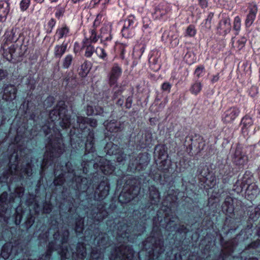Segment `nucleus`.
Returning a JSON list of instances; mask_svg holds the SVG:
<instances>
[{
  "mask_svg": "<svg viewBox=\"0 0 260 260\" xmlns=\"http://www.w3.org/2000/svg\"><path fill=\"white\" fill-rule=\"evenodd\" d=\"M67 106L63 101H59L56 106L49 113V119L51 122H48L41 127V131L43 132L46 137L47 144L44 161L46 158L49 157V160L53 161V158L58 157L64 150V145L63 143L62 136L60 131L56 127V120L61 119L59 122L60 126L63 128L70 127L71 126L76 129H80L82 133L87 130L89 133L87 125L92 128L98 126V121L92 118H88L82 116H76V122L71 116L67 114Z\"/></svg>",
  "mask_w": 260,
  "mask_h": 260,
  "instance_id": "f257e3e1",
  "label": "nucleus"
},
{
  "mask_svg": "<svg viewBox=\"0 0 260 260\" xmlns=\"http://www.w3.org/2000/svg\"><path fill=\"white\" fill-rule=\"evenodd\" d=\"M110 185L107 180L102 181L95 188L93 198L96 204L91 207L89 218L94 221H101L107 217L108 212L106 209V204L102 202L109 194Z\"/></svg>",
  "mask_w": 260,
  "mask_h": 260,
  "instance_id": "f03ea898",
  "label": "nucleus"
},
{
  "mask_svg": "<svg viewBox=\"0 0 260 260\" xmlns=\"http://www.w3.org/2000/svg\"><path fill=\"white\" fill-rule=\"evenodd\" d=\"M85 151L86 152L82 157L83 162L81 164L82 169L80 173L86 174L89 172V168L92 166L94 169H98V163L100 156H96L95 148V138L94 131L89 129V133L86 136L85 142ZM81 173H80L81 175Z\"/></svg>",
  "mask_w": 260,
  "mask_h": 260,
  "instance_id": "7ed1b4c3",
  "label": "nucleus"
},
{
  "mask_svg": "<svg viewBox=\"0 0 260 260\" xmlns=\"http://www.w3.org/2000/svg\"><path fill=\"white\" fill-rule=\"evenodd\" d=\"M71 182L72 184L75 183V187L78 190L85 191L88 193L90 191V186L91 185V180L88 179L82 175L77 174V173L73 170L72 172L68 173H61L55 177L53 183L55 186H61L66 182Z\"/></svg>",
  "mask_w": 260,
  "mask_h": 260,
  "instance_id": "20e7f679",
  "label": "nucleus"
},
{
  "mask_svg": "<svg viewBox=\"0 0 260 260\" xmlns=\"http://www.w3.org/2000/svg\"><path fill=\"white\" fill-rule=\"evenodd\" d=\"M142 246L150 258L153 260H159L160 255L165 251L164 242L161 235H153L147 237L143 242Z\"/></svg>",
  "mask_w": 260,
  "mask_h": 260,
  "instance_id": "39448f33",
  "label": "nucleus"
},
{
  "mask_svg": "<svg viewBox=\"0 0 260 260\" xmlns=\"http://www.w3.org/2000/svg\"><path fill=\"white\" fill-rule=\"evenodd\" d=\"M140 187L138 180L134 176L126 178L124 188L118 197L119 202L121 204L129 203L139 193Z\"/></svg>",
  "mask_w": 260,
  "mask_h": 260,
  "instance_id": "423d86ee",
  "label": "nucleus"
},
{
  "mask_svg": "<svg viewBox=\"0 0 260 260\" xmlns=\"http://www.w3.org/2000/svg\"><path fill=\"white\" fill-rule=\"evenodd\" d=\"M150 160V154L147 152L140 153L137 156H132L129 159L127 170L132 173L144 170Z\"/></svg>",
  "mask_w": 260,
  "mask_h": 260,
  "instance_id": "0eeeda50",
  "label": "nucleus"
},
{
  "mask_svg": "<svg viewBox=\"0 0 260 260\" xmlns=\"http://www.w3.org/2000/svg\"><path fill=\"white\" fill-rule=\"evenodd\" d=\"M215 173L218 180H221L222 183L226 184L232 176V169L229 165L219 160L216 164Z\"/></svg>",
  "mask_w": 260,
  "mask_h": 260,
  "instance_id": "6e6552de",
  "label": "nucleus"
},
{
  "mask_svg": "<svg viewBox=\"0 0 260 260\" xmlns=\"http://www.w3.org/2000/svg\"><path fill=\"white\" fill-rule=\"evenodd\" d=\"M136 18L132 14L128 15L124 20L123 26L121 29V34L123 37L131 38L135 35L136 27Z\"/></svg>",
  "mask_w": 260,
  "mask_h": 260,
  "instance_id": "1a4fd4ad",
  "label": "nucleus"
},
{
  "mask_svg": "<svg viewBox=\"0 0 260 260\" xmlns=\"http://www.w3.org/2000/svg\"><path fill=\"white\" fill-rule=\"evenodd\" d=\"M171 6L165 2L159 3L156 6L152 13V17L154 20L165 21L170 16Z\"/></svg>",
  "mask_w": 260,
  "mask_h": 260,
  "instance_id": "9d476101",
  "label": "nucleus"
},
{
  "mask_svg": "<svg viewBox=\"0 0 260 260\" xmlns=\"http://www.w3.org/2000/svg\"><path fill=\"white\" fill-rule=\"evenodd\" d=\"M232 29L231 19L227 14H222L216 27V33L218 36L225 37Z\"/></svg>",
  "mask_w": 260,
  "mask_h": 260,
  "instance_id": "9b49d317",
  "label": "nucleus"
},
{
  "mask_svg": "<svg viewBox=\"0 0 260 260\" xmlns=\"http://www.w3.org/2000/svg\"><path fill=\"white\" fill-rule=\"evenodd\" d=\"M231 157L233 163L239 166H243L248 160L244 148L239 144L237 145Z\"/></svg>",
  "mask_w": 260,
  "mask_h": 260,
  "instance_id": "f8f14e48",
  "label": "nucleus"
},
{
  "mask_svg": "<svg viewBox=\"0 0 260 260\" xmlns=\"http://www.w3.org/2000/svg\"><path fill=\"white\" fill-rule=\"evenodd\" d=\"M205 144L202 143L200 140L193 139L190 136L186 137L184 145L186 147V151L188 154L192 155L191 151L194 149L197 153H200L203 149Z\"/></svg>",
  "mask_w": 260,
  "mask_h": 260,
  "instance_id": "ddd939ff",
  "label": "nucleus"
},
{
  "mask_svg": "<svg viewBox=\"0 0 260 260\" xmlns=\"http://www.w3.org/2000/svg\"><path fill=\"white\" fill-rule=\"evenodd\" d=\"M100 22L94 21L92 28L89 29V33L90 36L89 39H85L83 41V47L81 49H94L95 47L92 45V43H96L99 37L97 36L96 32V28L100 25Z\"/></svg>",
  "mask_w": 260,
  "mask_h": 260,
  "instance_id": "4468645a",
  "label": "nucleus"
},
{
  "mask_svg": "<svg viewBox=\"0 0 260 260\" xmlns=\"http://www.w3.org/2000/svg\"><path fill=\"white\" fill-rule=\"evenodd\" d=\"M15 31L14 29L10 31H7L4 36L3 43L1 45V49H15L16 38L15 36Z\"/></svg>",
  "mask_w": 260,
  "mask_h": 260,
  "instance_id": "2eb2a0df",
  "label": "nucleus"
},
{
  "mask_svg": "<svg viewBox=\"0 0 260 260\" xmlns=\"http://www.w3.org/2000/svg\"><path fill=\"white\" fill-rule=\"evenodd\" d=\"M122 69L117 63H114L108 75L109 84L110 86L117 84L118 79L122 75Z\"/></svg>",
  "mask_w": 260,
  "mask_h": 260,
  "instance_id": "dca6fc26",
  "label": "nucleus"
},
{
  "mask_svg": "<svg viewBox=\"0 0 260 260\" xmlns=\"http://www.w3.org/2000/svg\"><path fill=\"white\" fill-rule=\"evenodd\" d=\"M99 162L98 164V169L101 170L105 175L112 174L115 169L114 166L112 165L109 160L103 157H99Z\"/></svg>",
  "mask_w": 260,
  "mask_h": 260,
  "instance_id": "f3484780",
  "label": "nucleus"
},
{
  "mask_svg": "<svg viewBox=\"0 0 260 260\" xmlns=\"http://www.w3.org/2000/svg\"><path fill=\"white\" fill-rule=\"evenodd\" d=\"M240 110L235 107H233L227 109L222 117V120L225 123L232 122L238 116Z\"/></svg>",
  "mask_w": 260,
  "mask_h": 260,
  "instance_id": "a211bd4d",
  "label": "nucleus"
},
{
  "mask_svg": "<svg viewBox=\"0 0 260 260\" xmlns=\"http://www.w3.org/2000/svg\"><path fill=\"white\" fill-rule=\"evenodd\" d=\"M100 38L101 43L102 46H97L96 47V49H102V48L108 47L112 44V35L110 31L105 32L104 29H102Z\"/></svg>",
  "mask_w": 260,
  "mask_h": 260,
  "instance_id": "6ab92c4d",
  "label": "nucleus"
},
{
  "mask_svg": "<svg viewBox=\"0 0 260 260\" xmlns=\"http://www.w3.org/2000/svg\"><path fill=\"white\" fill-rule=\"evenodd\" d=\"M214 16V12H208L206 18L201 24V32L203 33H207L209 32L212 27V21Z\"/></svg>",
  "mask_w": 260,
  "mask_h": 260,
  "instance_id": "aec40b11",
  "label": "nucleus"
},
{
  "mask_svg": "<svg viewBox=\"0 0 260 260\" xmlns=\"http://www.w3.org/2000/svg\"><path fill=\"white\" fill-rule=\"evenodd\" d=\"M16 250L11 243H6L2 247L1 256L4 259L8 258L10 256L15 255Z\"/></svg>",
  "mask_w": 260,
  "mask_h": 260,
  "instance_id": "412c9836",
  "label": "nucleus"
},
{
  "mask_svg": "<svg viewBox=\"0 0 260 260\" xmlns=\"http://www.w3.org/2000/svg\"><path fill=\"white\" fill-rule=\"evenodd\" d=\"M8 194L6 192H3L0 196V216L3 217L5 214L9 212V204L8 203Z\"/></svg>",
  "mask_w": 260,
  "mask_h": 260,
  "instance_id": "4be33fe9",
  "label": "nucleus"
},
{
  "mask_svg": "<svg viewBox=\"0 0 260 260\" xmlns=\"http://www.w3.org/2000/svg\"><path fill=\"white\" fill-rule=\"evenodd\" d=\"M246 194L250 199H255L259 193L258 186L255 183L248 185L246 189Z\"/></svg>",
  "mask_w": 260,
  "mask_h": 260,
  "instance_id": "5701e85b",
  "label": "nucleus"
},
{
  "mask_svg": "<svg viewBox=\"0 0 260 260\" xmlns=\"http://www.w3.org/2000/svg\"><path fill=\"white\" fill-rule=\"evenodd\" d=\"M149 198L152 204L156 205L159 202L160 193L157 188L154 185L151 186L149 188Z\"/></svg>",
  "mask_w": 260,
  "mask_h": 260,
  "instance_id": "b1692460",
  "label": "nucleus"
},
{
  "mask_svg": "<svg viewBox=\"0 0 260 260\" xmlns=\"http://www.w3.org/2000/svg\"><path fill=\"white\" fill-rule=\"evenodd\" d=\"M70 29L69 26L65 23H63L61 27H58L56 30L55 37L58 40L63 38H66L70 35Z\"/></svg>",
  "mask_w": 260,
  "mask_h": 260,
  "instance_id": "393cba45",
  "label": "nucleus"
},
{
  "mask_svg": "<svg viewBox=\"0 0 260 260\" xmlns=\"http://www.w3.org/2000/svg\"><path fill=\"white\" fill-rule=\"evenodd\" d=\"M28 158L26 162H23L21 166V170L22 173L24 174V175H26L27 177H30L32 174V160L31 159H29L28 155H27L25 156V159Z\"/></svg>",
  "mask_w": 260,
  "mask_h": 260,
  "instance_id": "a878e982",
  "label": "nucleus"
},
{
  "mask_svg": "<svg viewBox=\"0 0 260 260\" xmlns=\"http://www.w3.org/2000/svg\"><path fill=\"white\" fill-rule=\"evenodd\" d=\"M253 124L252 118L249 116L244 117L241 121V131L243 135H247L248 131Z\"/></svg>",
  "mask_w": 260,
  "mask_h": 260,
  "instance_id": "bb28decb",
  "label": "nucleus"
},
{
  "mask_svg": "<svg viewBox=\"0 0 260 260\" xmlns=\"http://www.w3.org/2000/svg\"><path fill=\"white\" fill-rule=\"evenodd\" d=\"M176 219H178L177 216H172L171 217L168 218V216L166 215L165 217V220L166 221L165 229L169 232L174 231L177 228V224L175 223Z\"/></svg>",
  "mask_w": 260,
  "mask_h": 260,
  "instance_id": "cd10ccee",
  "label": "nucleus"
},
{
  "mask_svg": "<svg viewBox=\"0 0 260 260\" xmlns=\"http://www.w3.org/2000/svg\"><path fill=\"white\" fill-rule=\"evenodd\" d=\"M9 3L6 1H0V22H4L9 12Z\"/></svg>",
  "mask_w": 260,
  "mask_h": 260,
  "instance_id": "c85d7f7f",
  "label": "nucleus"
},
{
  "mask_svg": "<svg viewBox=\"0 0 260 260\" xmlns=\"http://www.w3.org/2000/svg\"><path fill=\"white\" fill-rule=\"evenodd\" d=\"M235 246L233 242L229 243L227 246L220 252V256L222 258V260H226L229 256L232 255Z\"/></svg>",
  "mask_w": 260,
  "mask_h": 260,
  "instance_id": "c756f323",
  "label": "nucleus"
},
{
  "mask_svg": "<svg viewBox=\"0 0 260 260\" xmlns=\"http://www.w3.org/2000/svg\"><path fill=\"white\" fill-rule=\"evenodd\" d=\"M222 210L223 212L231 214L234 211V206L233 199L227 197L222 205Z\"/></svg>",
  "mask_w": 260,
  "mask_h": 260,
  "instance_id": "7c9ffc66",
  "label": "nucleus"
},
{
  "mask_svg": "<svg viewBox=\"0 0 260 260\" xmlns=\"http://www.w3.org/2000/svg\"><path fill=\"white\" fill-rule=\"evenodd\" d=\"M152 26L153 23L149 18L147 17L143 18V26L142 29L144 35L147 36L148 34L151 33L152 30Z\"/></svg>",
  "mask_w": 260,
  "mask_h": 260,
  "instance_id": "2f4dec72",
  "label": "nucleus"
},
{
  "mask_svg": "<svg viewBox=\"0 0 260 260\" xmlns=\"http://www.w3.org/2000/svg\"><path fill=\"white\" fill-rule=\"evenodd\" d=\"M106 129L111 133H117L122 131L121 124L115 120H112L106 125Z\"/></svg>",
  "mask_w": 260,
  "mask_h": 260,
  "instance_id": "473e14b6",
  "label": "nucleus"
},
{
  "mask_svg": "<svg viewBox=\"0 0 260 260\" xmlns=\"http://www.w3.org/2000/svg\"><path fill=\"white\" fill-rule=\"evenodd\" d=\"M171 166V160H168L167 159H164L159 164L157 169L159 171L163 173H167L169 172Z\"/></svg>",
  "mask_w": 260,
  "mask_h": 260,
  "instance_id": "72a5a7b5",
  "label": "nucleus"
},
{
  "mask_svg": "<svg viewBox=\"0 0 260 260\" xmlns=\"http://www.w3.org/2000/svg\"><path fill=\"white\" fill-rule=\"evenodd\" d=\"M119 147L112 142L108 143L105 147V151L109 155L117 154L119 152Z\"/></svg>",
  "mask_w": 260,
  "mask_h": 260,
  "instance_id": "f704fd0d",
  "label": "nucleus"
},
{
  "mask_svg": "<svg viewBox=\"0 0 260 260\" xmlns=\"http://www.w3.org/2000/svg\"><path fill=\"white\" fill-rule=\"evenodd\" d=\"M197 30L194 24L188 25L185 29L183 35L186 38H193L197 34Z\"/></svg>",
  "mask_w": 260,
  "mask_h": 260,
  "instance_id": "c9c22d12",
  "label": "nucleus"
},
{
  "mask_svg": "<svg viewBox=\"0 0 260 260\" xmlns=\"http://www.w3.org/2000/svg\"><path fill=\"white\" fill-rule=\"evenodd\" d=\"M154 155L157 156L158 159H162L163 156L167 155L166 147L164 145H156L154 148Z\"/></svg>",
  "mask_w": 260,
  "mask_h": 260,
  "instance_id": "e433bc0d",
  "label": "nucleus"
},
{
  "mask_svg": "<svg viewBox=\"0 0 260 260\" xmlns=\"http://www.w3.org/2000/svg\"><path fill=\"white\" fill-rule=\"evenodd\" d=\"M75 230L78 235L82 233L84 230V219L80 216L76 219Z\"/></svg>",
  "mask_w": 260,
  "mask_h": 260,
  "instance_id": "4c0bfd02",
  "label": "nucleus"
},
{
  "mask_svg": "<svg viewBox=\"0 0 260 260\" xmlns=\"http://www.w3.org/2000/svg\"><path fill=\"white\" fill-rule=\"evenodd\" d=\"M91 68V64L90 62L85 61L81 66V71L79 75L81 77H85L89 72Z\"/></svg>",
  "mask_w": 260,
  "mask_h": 260,
  "instance_id": "58836bf2",
  "label": "nucleus"
},
{
  "mask_svg": "<svg viewBox=\"0 0 260 260\" xmlns=\"http://www.w3.org/2000/svg\"><path fill=\"white\" fill-rule=\"evenodd\" d=\"M255 235L258 237V239L252 242L248 245V248L256 249L260 247V226L256 228Z\"/></svg>",
  "mask_w": 260,
  "mask_h": 260,
  "instance_id": "ea45409f",
  "label": "nucleus"
},
{
  "mask_svg": "<svg viewBox=\"0 0 260 260\" xmlns=\"http://www.w3.org/2000/svg\"><path fill=\"white\" fill-rule=\"evenodd\" d=\"M4 93L10 99H15L16 97V90L13 86L8 85L4 88Z\"/></svg>",
  "mask_w": 260,
  "mask_h": 260,
  "instance_id": "a19ab883",
  "label": "nucleus"
},
{
  "mask_svg": "<svg viewBox=\"0 0 260 260\" xmlns=\"http://www.w3.org/2000/svg\"><path fill=\"white\" fill-rule=\"evenodd\" d=\"M55 17L59 20L62 18L66 12V6L61 4L58 5L55 8Z\"/></svg>",
  "mask_w": 260,
  "mask_h": 260,
  "instance_id": "79ce46f5",
  "label": "nucleus"
},
{
  "mask_svg": "<svg viewBox=\"0 0 260 260\" xmlns=\"http://www.w3.org/2000/svg\"><path fill=\"white\" fill-rule=\"evenodd\" d=\"M202 84L199 81H196L192 84L189 89L190 92L194 95H197L202 90Z\"/></svg>",
  "mask_w": 260,
  "mask_h": 260,
  "instance_id": "37998d69",
  "label": "nucleus"
},
{
  "mask_svg": "<svg viewBox=\"0 0 260 260\" xmlns=\"http://www.w3.org/2000/svg\"><path fill=\"white\" fill-rule=\"evenodd\" d=\"M241 19L239 16L235 17L233 22V30L235 31V35H238L241 30Z\"/></svg>",
  "mask_w": 260,
  "mask_h": 260,
  "instance_id": "c03bdc74",
  "label": "nucleus"
},
{
  "mask_svg": "<svg viewBox=\"0 0 260 260\" xmlns=\"http://www.w3.org/2000/svg\"><path fill=\"white\" fill-rule=\"evenodd\" d=\"M248 14H251L256 15L258 12V7L255 2H252L248 3Z\"/></svg>",
  "mask_w": 260,
  "mask_h": 260,
  "instance_id": "a18cd8bd",
  "label": "nucleus"
},
{
  "mask_svg": "<svg viewBox=\"0 0 260 260\" xmlns=\"http://www.w3.org/2000/svg\"><path fill=\"white\" fill-rule=\"evenodd\" d=\"M252 177V175L250 171H247L245 172L243 176V177L240 181L242 183L244 184H249L251 183V178Z\"/></svg>",
  "mask_w": 260,
  "mask_h": 260,
  "instance_id": "49530a36",
  "label": "nucleus"
},
{
  "mask_svg": "<svg viewBox=\"0 0 260 260\" xmlns=\"http://www.w3.org/2000/svg\"><path fill=\"white\" fill-rule=\"evenodd\" d=\"M256 15L251 14L248 13L247 14L246 19L245 20V24L246 27H249L253 24L256 18Z\"/></svg>",
  "mask_w": 260,
  "mask_h": 260,
  "instance_id": "de8ad7c7",
  "label": "nucleus"
},
{
  "mask_svg": "<svg viewBox=\"0 0 260 260\" xmlns=\"http://www.w3.org/2000/svg\"><path fill=\"white\" fill-rule=\"evenodd\" d=\"M55 102V99L53 96H48L44 102V106L46 108L51 107Z\"/></svg>",
  "mask_w": 260,
  "mask_h": 260,
  "instance_id": "09e8293b",
  "label": "nucleus"
},
{
  "mask_svg": "<svg viewBox=\"0 0 260 260\" xmlns=\"http://www.w3.org/2000/svg\"><path fill=\"white\" fill-rule=\"evenodd\" d=\"M30 4V0H21L19 4L20 9L22 12L26 11Z\"/></svg>",
  "mask_w": 260,
  "mask_h": 260,
  "instance_id": "8fccbe9b",
  "label": "nucleus"
},
{
  "mask_svg": "<svg viewBox=\"0 0 260 260\" xmlns=\"http://www.w3.org/2000/svg\"><path fill=\"white\" fill-rule=\"evenodd\" d=\"M56 21L53 18H51L49 20V21L48 22V23H47V26L48 27V28L47 30V34H50L52 32V29H53V28L54 27V26L56 25Z\"/></svg>",
  "mask_w": 260,
  "mask_h": 260,
  "instance_id": "3c124183",
  "label": "nucleus"
},
{
  "mask_svg": "<svg viewBox=\"0 0 260 260\" xmlns=\"http://www.w3.org/2000/svg\"><path fill=\"white\" fill-rule=\"evenodd\" d=\"M245 184L240 182V180H238L234 186L235 187L234 190L238 193L241 192L243 189L245 188Z\"/></svg>",
  "mask_w": 260,
  "mask_h": 260,
  "instance_id": "603ef678",
  "label": "nucleus"
},
{
  "mask_svg": "<svg viewBox=\"0 0 260 260\" xmlns=\"http://www.w3.org/2000/svg\"><path fill=\"white\" fill-rule=\"evenodd\" d=\"M194 56L191 52H187L184 55V59L188 64H191L194 61Z\"/></svg>",
  "mask_w": 260,
  "mask_h": 260,
  "instance_id": "864d4df0",
  "label": "nucleus"
},
{
  "mask_svg": "<svg viewBox=\"0 0 260 260\" xmlns=\"http://www.w3.org/2000/svg\"><path fill=\"white\" fill-rule=\"evenodd\" d=\"M246 42V38H241L237 40L236 46L235 47L238 48V49H242L245 46Z\"/></svg>",
  "mask_w": 260,
  "mask_h": 260,
  "instance_id": "5fc2aeb1",
  "label": "nucleus"
},
{
  "mask_svg": "<svg viewBox=\"0 0 260 260\" xmlns=\"http://www.w3.org/2000/svg\"><path fill=\"white\" fill-rule=\"evenodd\" d=\"M151 141V134L149 133L145 134V140L139 141V145H147L149 144Z\"/></svg>",
  "mask_w": 260,
  "mask_h": 260,
  "instance_id": "6e6d98bb",
  "label": "nucleus"
},
{
  "mask_svg": "<svg viewBox=\"0 0 260 260\" xmlns=\"http://www.w3.org/2000/svg\"><path fill=\"white\" fill-rule=\"evenodd\" d=\"M124 89L123 86H120L119 87L117 88H114V93L113 95V98L114 99L117 98L119 95H121L123 91H124Z\"/></svg>",
  "mask_w": 260,
  "mask_h": 260,
  "instance_id": "4d7b16f0",
  "label": "nucleus"
},
{
  "mask_svg": "<svg viewBox=\"0 0 260 260\" xmlns=\"http://www.w3.org/2000/svg\"><path fill=\"white\" fill-rule=\"evenodd\" d=\"M197 2L198 5L203 10L207 8L209 6V0H197Z\"/></svg>",
  "mask_w": 260,
  "mask_h": 260,
  "instance_id": "13d9d810",
  "label": "nucleus"
},
{
  "mask_svg": "<svg viewBox=\"0 0 260 260\" xmlns=\"http://www.w3.org/2000/svg\"><path fill=\"white\" fill-rule=\"evenodd\" d=\"M72 61V57L71 55H68L64 59L63 62V67L64 68L68 69Z\"/></svg>",
  "mask_w": 260,
  "mask_h": 260,
  "instance_id": "bf43d9fd",
  "label": "nucleus"
},
{
  "mask_svg": "<svg viewBox=\"0 0 260 260\" xmlns=\"http://www.w3.org/2000/svg\"><path fill=\"white\" fill-rule=\"evenodd\" d=\"M126 154L123 152L117 153V155L116 157V160L118 162L122 163L125 161L126 159Z\"/></svg>",
  "mask_w": 260,
  "mask_h": 260,
  "instance_id": "052dcab7",
  "label": "nucleus"
},
{
  "mask_svg": "<svg viewBox=\"0 0 260 260\" xmlns=\"http://www.w3.org/2000/svg\"><path fill=\"white\" fill-rule=\"evenodd\" d=\"M85 111L87 115L88 116H92L94 114V109L92 106L88 105L86 108Z\"/></svg>",
  "mask_w": 260,
  "mask_h": 260,
  "instance_id": "680f3d73",
  "label": "nucleus"
},
{
  "mask_svg": "<svg viewBox=\"0 0 260 260\" xmlns=\"http://www.w3.org/2000/svg\"><path fill=\"white\" fill-rule=\"evenodd\" d=\"M133 102V96H129L126 99V102L125 104V107L126 109H129L132 107V103Z\"/></svg>",
  "mask_w": 260,
  "mask_h": 260,
  "instance_id": "e2e57ef3",
  "label": "nucleus"
},
{
  "mask_svg": "<svg viewBox=\"0 0 260 260\" xmlns=\"http://www.w3.org/2000/svg\"><path fill=\"white\" fill-rule=\"evenodd\" d=\"M104 109L102 107L95 106L94 108V114L95 115L103 116Z\"/></svg>",
  "mask_w": 260,
  "mask_h": 260,
  "instance_id": "0e129e2a",
  "label": "nucleus"
},
{
  "mask_svg": "<svg viewBox=\"0 0 260 260\" xmlns=\"http://www.w3.org/2000/svg\"><path fill=\"white\" fill-rule=\"evenodd\" d=\"M204 68L203 66L198 67L194 72L195 75L199 78L204 72Z\"/></svg>",
  "mask_w": 260,
  "mask_h": 260,
  "instance_id": "69168bd1",
  "label": "nucleus"
},
{
  "mask_svg": "<svg viewBox=\"0 0 260 260\" xmlns=\"http://www.w3.org/2000/svg\"><path fill=\"white\" fill-rule=\"evenodd\" d=\"M171 85L169 82H164L161 85V89L164 91L170 92Z\"/></svg>",
  "mask_w": 260,
  "mask_h": 260,
  "instance_id": "338daca9",
  "label": "nucleus"
},
{
  "mask_svg": "<svg viewBox=\"0 0 260 260\" xmlns=\"http://www.w3.org/2000/svg\"><path fill=\"white\" fill-rule=\"evenodd\" d=\"M177 232L180 234L186 233L187 232V229L184 225H180L177 230Z\"/></svg>",
  "mask_w": 260,
  "mask_h": 260,
  "instance_id": "774afa93",
  "label": "nucleus"
}]
</instances>
